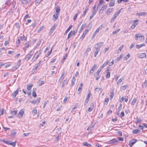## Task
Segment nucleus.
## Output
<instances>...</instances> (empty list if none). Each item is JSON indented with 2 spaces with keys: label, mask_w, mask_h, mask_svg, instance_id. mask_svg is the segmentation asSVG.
<instances>
[{
  "label": "nucleus",
  "mask_w": 147,
  "mask_h": 147,
  "mask_svg": "<svg viewBox=\"0 0 147 147\" xmlns=\"http://www.w3.org/2000/svg\"><path fill=\"white\" fill-rule=\"evenodd\" d=\"M135 39L136 40H138V38H139V40H144V37L143 36H139L137 34H136L135 35Z\"/></svg>",
  "instance_id": "nucleus-2"
},
{
  "label": "nucleus",
  "mask_w": 147,
  "mask_h": 147,
  "mask_svg": "<svg viewBox=\"0 0 147 147\" xmlns=\"http://www.w3.org/2000/svg\"><path fill=\"white\" fill-rule=\"evenodd\" d=\"M24 111L22 110H21L18 114V116L19 118H21L23 115Z\"/></svg>",
  "instance_id": "nucleus-7"
},
{
  "label": "nucleus",
  "mask_w": 147,
  "mask_h": 147,
  "mask_svg": "<svg viewBox=\"0 0 147 147\" xmlns=\"http://www.w3.org/2000/svg\"><path fill=\"white\" fill-rule=\"evenodd\" d=\"M19 90L20 88H18L16 91L14 92L12 94V95L13 97H14L16 96V95L18 94Z\"/></svg>",
  "instance_id": "nucleus-9"
},
{
  "label": "nucleus",
  "mask_w": 147,
  "mask_h": 147,
  "mask_svg": "<svg viewBox=\"0 0 147 147\" xmlns=\"http://www.w3.org/2000/svg\"><path fill=\"white\" fill-rule=\"evenodd\" d=\"M88 10V7H86V8H85V11H84L83 12V14H82V15L83 16H85V14H86V12H87V11Z\"/></svg>",
  "instance_id": "nucleus-34"
},
{
  "label": "nucleus",
  "mask_w": 147,
  "mask_h": 147,
  "mask_svg": "<svg viewBox=\"0 0 147 147\" xmlns=\"http://www.w3.org/2000/svg\"><path fill=\"white\" fill-rule=\"evenodd\" d=\"M137 24H138L137 23L135 24H133L131 26L130 28L131 29H134L135 27L137 26Z\"/></svg>",
  "instance_id": "nucleus-39"
},
{
  "label": "nucleus",
  "mask_w": 147,
  "mask_h": 147,
  "mask_svg": "<svg viewBox=\"0 0 147 147\" xmlns=\"http://www.w3.org/2000/svg\"><path fill=\"white\" fill-rule=\"evenodd\" d=\"M19 66H20V65H16L15 66H14L15 67V69H12V71H14L15 70H16L18 68V67H19Z\"/></svg>",
  "instance_id": "nucleus-54"
},
{
  "label": "nucleus",
  "mask_w": 147,
  "mask_h": 147,
  "mask_svg": "<svg viewBox=\"0 0 147 147\" xmlns=\"http://www.w3.org/2000/svg\"><path fill=\"white\" fill-rule=\"evenodd\" d=\"M76 81V78L74 77H73L71 81V85H73L74 84Z\"/></svg>",
  "instance_id": "nucleus-30"
},
{
  "label": "nucleus",
  "mask_w": 147,
  "mask_h": 147,
  "mask_svg": "<svg viewBox=\"0 0 147 147\" xmlns=\"http://www.w3.org/2000/svg\"><path fill=\"white\" fill-rule=\"evenodd\" d=\"M32 96L34 97H36V94L35 91H33L32 93Z\"/></svg>",
  "instance_id": "nucleus-48"
},
{
  "label": "nucleus",
  "mask_w": 147,
  "mask_h": 147,
  "mask_svg": "<svg viewBox=\"0 0 147 147\" xmlns=\"http://www.w3.org/2000/svg\"><path fill=\"white\" fill-rule=\"evenodd\" d=\"M120 30V29H118L117 30H116L115 31H113V34H116Z\"/></svg>",
  "instance_id": "nucleus-56"
},
{
  "label": "nucleus",
  "mask_w": 147,
  "mask_h": 147,
  "mask_svg": "<svg viewBox=\"0 0 147 147\" xmlns=\"http://www.w3.org/2000/svg\"><path fill=\"white\" fill-rule=\"evenodd\" d=\"M91 107H89L88 109V111L89 112H91L92 111V107L94 106V103H92L90 104Z\"/></svg>",
  "instance_id": "nucleus-20"
},
{
  "label": "nucleus",
  "mask_w": 147,
  "mask_h": 147,
  "mask_svg": "<svg viewBox=\"0 0 147 147\" xmlns=\"http://www.w3.org/2000/svg\"><path fill=\"white\" fill-rule=\"evenodd\" d=\"M118 140L122 142L123 141V138L120 137H118Z\"/></svg>",
  "instance_id": "nucleus-61"
},
{
  "label": "nucleus",
  "mask_w": 147,
  "mask_h": 147,
  "mask_svg": "<svg viewBox=\"0 0 147 147\" xmlns=\"http://www.w3.org/2000/svg\"><path fill=\"white\" fill-rule=\"evenodd\" d=\"M113 11V8H110L108 9L106 11L107 13L108 14L110 13L111 12H112Z\"/></svg>",
  "instance_id": "nucleus-12"
},
{
  "label": "nucleus",
  "mask_w": 147,
  "mask_h": 147,
  "mask_svg": "<svg viewBox=\"0 0 147 147\" xmlns=\"http://www.w3.org/2000/svg\"><path fill=\"white\" fill-rule=\"evenodd\" d=\"M96 67H97V65H96V64H94V65H93V67H92V69H93V70L94 71V70H95V69H96Z\"/></svg>",
  "instance_id": "nucleus-63"
},
{
  "label": "nucleus",
  "mask_w": 147,
  "mask_h": 147,
  "mask_svg": "<svg viewBox=\"0 0 147 147\" xmlns=\"http://www.w3.org/2000/svg\"><path fill=\"white\" fill-rule=\"evenodd\" d=\"M139 130L138 129H134L132 131L133 134H137L139 133Z\"/></svg>",
  "instance_id": "nucleus-23"
},
{
  "label": "nucleus",
  "mask_w": 147,
  "mask_h": 147,
  "mask_svg": "<svg viewBox=\"0 0 147 147\" xmlns=\"http://www.w3.org/2000/svg\"><path fill=\"white\" fill-rule=\"evenodd\" d=\"M77 32V31H75V30L72 31H71L69 33L71 36H74L75 34Z\"/></svg>",
  "instance_id": "nucleus-14"
},
{
  "label": "nucleus",
  "mask_w": 147,
  "mask_h": 147,
  "mask_svg": "<svg viewBox=\"0 0 147 147\" xmlns=\"http://www.w3.org/2000/svg\"><path fill=\"white\" fill-rule=\"evenodd\" d=\"M124 80V78H121L118 80L117 82V84L118 85H119L120 84L122 81Z\"/></svg>",
  "instance_id": "nucleus-35"
},
{
  "label": "nucleus",
  "mask_w": 147,
  "mask_h": 147,
  "mask_svg": "<svg viewBox=\"0 0 147 147\" xmlns=\"http://www.w3.org/2000/svg\"><path fill=\"white\" fill-rule=\"evenodd\" d=\"M83 145L88 147H90L91 146V145L89 144L88 143L86 142H84L83 143Z\"/></svg>",
  "instance_id": "nucleus-26"
},
{
  "label": "nucleus",
  "mask_w": 147,
  "mask_h": 147,
  "mask_svg": "<svg viewBox=\"0 0 147 147\" xmlns=\"http://www.w3.org/2000/svg\"><path fill=\"white\" fill-rule=\"evenodd\" d=\"M142 121V120L139 119H137L136 120V123H138L141 122Z\"/></svg>",
  "instance_id": "nucleus-59"
},
{
  "label": "nucleus",
  "mask_w": 147,
  "mask_h": 147,
  "mask_svg": "<svg viewBox=\"0 0 147 147\" xmlns=\"http://www.w3.org/2000/svg\"><path fill=\"white\" fill-rule=\"evenodd\" d=\"M11 114L13 115H15L17 113V111L15 110L11 112Z\"/></svg>",
  "instance_id": "nucleus-50"
},
{
  "label": "nucleus",
  "mask_w": 147,
  "mask_h": 147,
  "mask_svg": "<svg viewBox=\"0 0 147 147\" xmlns=\"http://www.w3.org/2000/svg\"><path fill=\"white\" fill-rule=\"evenodd\" d=\"M72 27V26H70L69 28L67 29L65 31L64 34H66L67 32L70 30L71 29V27Z\"/></svg>",
  "instance_id": "nucleus-37"
},
{
  "label": "nucleus",
  "mask_w": 147,
  "mask_h": 147,
  "mask_svg": "<svg viewBox=\"0 0 147 147\" xmlns=\"http://www.w3.org/2000/svg\"><path fill=\"white\" fill-rule=\"evenodd\" d=\"M83 86V84L81 83L80 84V86L79 87L78 90V91H81L82 89V87Z\"/></svg>",
  "instance_id": "nucleus-43"
},
{
  "label": "nucleus",
  "mask_w": 147,
  "mask_h": 147,
  "mask_svg": "<svg viewBox=\"0 0 147 147\" xmlns=\"http://www.w3.org/2000/svg\"><path fill=\"white\" fill-rule=\"evenodd\" d=\"M22 3L23 4H25L27 3V0H22Z\"/></svg>",
  "instance_id": "nucleus-58"
},
{
  "label": "nucleus",
  "mask_w": 147,
  "mask_h": 147,
  "mask_svg": "<svg viewBox=\"0 0 147 147\" xmlns=\"http://www.w3.org/2000/svg\"><path fill=\"white\" fill-rule=\"evenodd\" d=\"M115 1V0H111V2L109 4L110 7H112L114 5Z\"/></svg>",
  "instance_id": "nucleus-22"
},
{
  "label": "nucleus",
  "mask_w": 147,
  "mask_h": 147,
  "mask_svg": "<svg viewBox=\"0 0 147 147\" xmlns=\"http://www.w3.org/2000/svg\"><path fill=\"white\" fill-rule=\"evenodd\" d=\"M64 73L63 72V73H62L61 77L59 78V79L58 80V82H61V80H62L64 78Z\"/></svg>",
  "instance_id": "nucleus-17"
},
{
  "label": "nucleus",
  "mask_w": 147,
  "mask_h": 147,
  "mask_svg": "<svg viewBox=\"0 0 147 147\" xmlns=\"http://www.w3.org/2000/svg\"><path fill=\"white\" fill-rule=\"evenodd\" d=\"M121 11L119 10L117 12H116L114 15H113V17L111 18V22H113L117 18V17L118 16L119 14L120 13Z\"/></svg>",
  "instance_id": "nucleus-1"
},
{
  "label": "nucleus",
  "mask_w": 147,
  "mask_h": 147,
  "mask_svg": "<svg viewBox=\"0 0 147 147\" xmlns=\"http://www.w3.org/2000/svg\"><path fill=\"white\" fill-rule=\"evenodd\" d=\"M147 86V81L145 80V82L142 84V87L143 88H146Z\"/></svg>",
  "instance_id": "nucleus-27"
},
{
  "label": "nucleus",
  "mask_w": 147,
  "mask_h": 147,
  "mask_svg": "<svg viewBox=\"0 0 147 147\" xmlns=\"http://www.w3.org/2000/svg\"><path fill=\"white\" fill-rule=\"evenodd\" d=\"M89 98H86L85 101V102H84V105H86L88 103V101H89Z\"/></svg>",
  "instance_id": "nucleus-51"
},
{
  "label": "nucleus",
  "mask_w": 147,
  "mask_h": 147,
  "mask_svg": "<svg viewBox=\"0 0 147 147\" xmlns=\"http://www.w3.org/2000/svg\"><path fill=\"white\" fill-rule=\"evenodd\" d=\"M40 43H41V41H39V42L37 43V44L36 45L35 48H38L39 46L40 45Z\"/></svg>",
  "instance_id": "nucleus-53"
},
{
  "label": "nucleus",
  "mask_w": 147,
  "mask_h": 147,
  "mask_svg": "<svg viewBox=\"0 0 147 147\" xmlns=\"http://www.w3.org/2000/svg\"><path fill=\"white\" fill-rule=\"evenodd\" d=\"M114 90H112L111 92L110 99L111 100L114 96Z\"/></svg>",
  "instance_id": "nucleus-16"
},
{
  "label": "nucleus",
  "mask_w": 147,
  "mask_h": 147,
  "mask_svg": "<svg viewBox=\"0 0 147 147\" xmlns=\"http://www.w3.org/2000/svg\"><path fill=\"white\" fill-rule=\"evenodd\" d=\"M20 38L21 40H26V37L24 36H21L20 37Z\"/></svg>",
  "instance_id": "nucleus-29"
},
{
  "label": "nucleus",
  "mask_w": 147,
  "mask_h": 147,
  "mask_svg": "<svg viewBox=\"0 0 147 147\" xmlns=\"http://www.w3.org/2000/svg\"><path fill=\"white\" fill-rule=\"evenodd\" d=\"M123 57V54H121L119 56V57H118L116 59V60L117 61H119L120 59L122 58Z\"/></svg>",
  "instance_id": "nucleus-38"
},
{
  "label": "nucleus",
  "mask_w": 147,
  "mask_h": 147,
  "mask_svg": "<svg viewBox=\"0 0 147 147\" xmlns=\"http://www.w3.org/2000/svg\"><path fill=\"white\" fill-rule=\"evenodd\" d=\"M32 55L30 54L28 56L26 57L25 58V59L27 61L30 58Z\"/></svg>",
  "instance_id": "nucleus-40"
},
{
  "label": "nucleus",
  "mask_w": 147,
  "mask_h": 147,
  "mask_svg": "<svg viewBox=\"0 0 147 147\" xmlns=\"http://www.w3.org/2000/svg\"><path fill=\"white\" fill-rule=\"evenodd\" d=\"M146 14H147V13L146 12H141L140 13H136L137 16H144Z\"/></svg>",
  "instance_id": "nucleus-11"
},
{
  "label": "nucleus",
  "mask_w": 147,
  "mask_h": 147,
  "mask_svg": "<svg viewBox=\"0 0 147 147\" xmlns=\"http://www.w3.org/2000/svg\"><path fill=\"white\" fill-rule=\"evenodd\" d=\"M40 54V53L39 54H38L36 55V57L34 59L33 61H36V60L38 58V57L39 56V55Z\"/></svg>",
  "instance_id": "nucleus-60"
},
{
  "label": "nucleus",
  "mask_w": 147,
  "mask_h": 147,
  "mask_svg": "<svg viewBox=\"0 0 147 147\" xmlns=\"http://www.w3.org/2000/svg\"><path fill=\"white\" fill-rule=\"evenodd\" d=\"M111 141L113 143H117L118 142V141L115 138L111 140Z\"/></svg>",
  "instance_id": "nucleus-47"
},
{
  "label": "nucleus",
  "mask_w": 147,
  "mask_h": 147,
  "mask_svg": "<svg viewBox=\"0 0 147 147\" xmlns=\"http://www.w3.org/2000/svg\"><path fill=\"white\" fill-rule=\"evenodd\" d=\"M56 14L58 15L59 14V12L60 11V8L59 6H57L56 7Z\"/></svg>",
  "instance_id": "nucleus-21"
},
{
  "label": "nucleus",
  "mask_w": 147,
  "mask_h": 147,
  "mask_svg": "<svg viewBox=\"0 0 147 147\" xmlns=\"http://www.w3.org/2000/svg\"><path fill=\"white\" fill-rule=\"evenodd\" d=\"M86 24L82 25L81 27L80 30H79V33H80L83 30L84 27L85 26Z\"/></svg>",
  "instance_id": "nucleus-33"
},
{
  "label": "nucleus",
  "mask_w": 147,
  "mask_h": 147,
  "mask_svg": "<svg viewBox=\"0 0 147 147\" xmlns=\"http://www.w3.org/2000/svg\"><path fill=\"white\" fill-rule=\"evenodd\" d=\"M103 2V1H102L100 0L99 1V3L97 5V9H98L99 7H100L101 5V4Z\"/></svg>",
  "instance_id": "nucleus-31"
},
{
  "label": "nucleus",
  "mask_w": 147,
  "mask_h": 147,
  "mask_svg": "<svg viewBox=\"0 0 147 147\" xmlns=\"http://www.w3.org/2000/svg\"><path fill=\"white\" fill-rule=\"evenodd\" d=\"M32 86V85H27V89L28 90H30L31 89Z\"/></svg>",
  "instance_id": "nucleus-42"
},
{
  "label": "nucleus",
  "mask_w": 147,
  "mask_h": 147,
  "mask_svg": "<svg viewBox=\"0 0 147 147\" xmlns=\"http://www.w3.org/2000/svg\"><path fill=\"white\" fill-rule=\"evenodd\" d=\"M129 57L130 55L129 54H128L126 56L124 57V58L125 60H126L129 58Z\"/></svg>",
  "instance_id": "nucleus-49"
},
{
  "label": "nucleus",
  "mask_w": 147,
  "mask_h": 147,
  "mask_svg": "<svg viewBox=\"0 0 147 147\" xmlns=\"http://www.w3.org/2000/svg\"><path fill=\"white\" fill-rule=\"evenodd\" d=\"M78 13H77L74 16L73 18V20H75L77 18V17L78 16V14L80 13V11H78Z\"/></svg>",
  "instance_id": "nucleus-41"
},
{
  "label": "nucleus",
  "mask_w": 147,
  "mask_h": 147,
  "mask_svg": "<svg viewBox=\"0 0 147 147\" xmlns=\"http://www.w3.org/2000/svg\"><path fill=\"white\" fill-rule=\"evenodd\" d=\"M88 30L87 29H86L85 31L83 32V34L82 36V39H83L84 37L85 36L86 33L88 32Z\"/></svg>",
  "instance_id": "nucleus-18"
},
{
  "label": "nucleus",
  "mask_w": 147,
  "mask_h": 147,
  "mask_svg": "<svg viewBox=\"0 0 147 147\" xmlns=\"http://www.w3.org/2000/svg\"><path fill=\"white\" fill-rule=\"evenodd\" d=\"M124 45H121L119 49V50L117 51V53H119L120 52L121 50H122L123 47H124Z\"/></svg>",
  "instance_id": "nucleus-36"
},
{
  "label": "nucleus",
  "mask_w": 147,
  "mask_h": 147,
  "mask_svg": "<svg viewBox=\"0 0 147 147\" xmlns=\"http://www.w3.org/2000/svg\"><path fill=\"white\" fill-rule=\"evenodd\" d=\"M109 61H107L105 62L104 64L101 66L100 67L102 68H103L105 67V66H106L109 63Z\"/></svg>",
  "instance_id": "nucleus-25"
},
{
  "label": "nucleus",
  "mask_w": 147,
  "mask_h": 147,
  "mask_svg": "<svg viewBox=\"0 0 147 147\" xmlns=\"http://www.w3.org/2000/svg\"><path fill=\"white\" fill-rule=\"evenodd\" d=\"M43 27H44L43 26L40 27L37 30V32L39 33L42 30Z\"/></svg>",
  "instance_id": "nucleus-52"
},
{
  "label": "nucleus",
  "mask_w": 147,
  "mask_h": 147,
  "mask_svg": "<svg viewBox=\"0 0 147 147\" xmlns=\"http://www.w3.org/2000/svg\"><path fill=\"white\" fill-rule=\"evenodd\" d=\"M102 68L100 67L99 69H98L96 72V73L98 75H99V73L102 70Z\"/></svg>",
  "instance_id": "nucleus-46"
},
{
  "label": "nucleus",
  "mask_w": 147,
  "mask_h": 147,
  "mask_svg": "<svg viewBox=\"0 0 147 147\" xmlns=\"http://www.w3.org/2000/svg\"><path fill=\"white\" fill-rule=\"evenodd\" d=\"M109 100V98H107L106 99L104 102V104L105 105H107L108 102Z\"/></svg>",
  "instance_id": "nucleus-45"
},
{
  "label": "nucleus",
  "mask_w": 147,
  "mask_h": 147,
  "mask_svg": "<svg viewBox=\"0 0 147 147\" xmlns=\"http://www.w3.org/2000/svg\"><path fill=\"white\" fill-rule=\"evenodd\" d=\"M146 55L145 53H141L139 56V57L141 58L146 57Z\"/></svg>",
  "instance_id": "nucleus-19"
},
{
  "label": "nucleus",
  "mask_w": 147,
  "mask_h": 147,
  "mask_svg": "<svg viewBox=\"0 0 147 147\" xmlns=\"http://www.w3.org/2000/svg\"><path fill=\"white\" fill-rule=\"evenodd\" d=\"M100 49H96L94 53V56L95 57H96V55L98 54V52L100 51Z\"/></svg>",
  "instance_id": "nucleus-28"
},
{
  "label": "nucleus",
  "mask_w": 147,
  "mask_h": 147,
  "mask_svg": "<svg viewBox=\"0 0 147 147\" xmlns=\"http://www.w3.org/2000/svg\"><path fill=\"white\" fill-rule=\"evenodd\" d=\"M117 135L118 136H122V132L121 131H118L117 132Z\"/></svg>",
  "instance_id": "nucleus-64"
},
{
  "label": "nucleus",
  "mask_w": 147,
  "mask_h": 147,
  "mask_svg": "<svg viewBox=\"0 0 147 147\" xmlns=\"http://www.w3.org/2000/svg\"><path fill=\"white\" fill-rule=\"evenodd\" d=\"M107 5H104L101 8V9L104 10L107 8Z\"/></svg>",
  "instance_id": "nucleus-57"
},
{
  "label": "nucleus",
  "mask_w": 147,
  "mask_h": 147,
  "mask_svg": "<svg viewBox=\"0 0 147 147\" xmlns=\"http://www.w3.org/2000/svg\"><path fill=\"white\" fill-rule=\"evenodd\" d=\"M109 70L108 69H107L106 71L107 75L106 76V78H109L110 76V72L109 71Z\"/></svg>",
  "instance_id": "nucleus-15"
},
{
  "label": "nucleus",
  "mask_w": 147,
  "mask_h": 147,
  "mask_svg": "<svg viewBox=\"0 0 147 147\" xmlns=\"http://www.w3.org/2000/svg\"><path fill=\"white\" fill-rule=\"evenodd\" d=\"M16 141H15L14 142H9V143H8V144L11 145L15 147L16 146Z\"/></svg>",
  "instance_id": "nucleus-24"
},
{
  "label": "nucleus",
  "mask_w": 147,
  "mask_h": 147,
  "mask_svg": "<svg viewBox=\"0 0 147 147\" xmlns=\"http://www.w3.org/2000/svg\"><path fill=\"white\" fill-rule=\"evenodd\" d=\"M67 78H66L63 82L62 84V86H61L62 87H63L65 85H66L67 84Z\"/></svg>",
  "instance_id": "nucleus-13"
},
{
  "label": "nucleus",
  "mask_w": 147,
  "mask_h": 147,
  "mask_svg": "<svg viewBox=\"0 0 147 147\" xmlns=\"http://www.w3.org/2000/svg\"><path fill=\"white\" fill-rule=\"evenodd\" d=\"M40 98H39L37 99L36 100H33L31 101H30V102L31 103H32L33 104H38L39 103L40 101Z\"/></svg>",
  "instance_id": "nucleus-5"
},
{
  "label": "nucleus",
  "mask_w": 147,
  "mask_h": 147,
  "mask_svg": "<svg viewBox=\"0 0 147 147\" xmlns=\"http://www.w3.org/2000/svg\"><path fill=\"white\" fill-rule=\"evenodd\" d=\"M136 139H134L131 140L129 141V145L130 147L132 146L137 142Z\"/></svg>",
  "instance_id": "nucleus-6"
},
{
  "label": "nucleus",
  "mask_w": 147,
  "mask_h": 147,
  "mask_svg": "<svg viewBox=\"0 0 147 147\" xmlns=\"http://www.w3.org/2000/svg\"><path fill=\"white\" fill-rule=\"evenodd\" d=\"M103 45V43L102 42H99L96 44L95 45L94 48L96 49H100V48L102 47Z\"/></svg>",
  "instance_id": "nucleus-3"
},
{
  "label": "nucleus",
  "mask_w": 147,
  "mask_h": 147,
  "mask_svg": "<svg viewBox=\"0 0 147 147\" xmlns=\"http://www.w3.org/2000/svg\"><path fill=\"white\" fill-rule=\"evenodd\" d=\"M37 111L36 109L32 111V113L33 114V115H34L36 113Z\"/></svg>",
  "instance_id": "nucleus-62"
},
{
  "label": "nucleus",
  "mask_w": 147,
  "mask_h": 147,
  "mask_svg": "<svg viewBox=\"0 0 147 147\" xmlns=\"http://www.w3.org/2000/svg\"><path fill=\"white\" fill-rule=\"evenodd\" d=\"M97 9H97L96 10H94L92 11V15L93 16H94L95 15V14L97 12Z\"/></svg>",
  "instance_id": "nucleus-55"
},
{
  "label": "nucleus",
  "mask_w": 147,
  "mask_h": 147,
  "mask_svg": "<svg viewBox=\"0 0 147 147\" xmlns=\"http://www.w3.org/2000/svg\"><path fill=\"white\" fill-rule=\"evenodd\" d=\"M102 25H101L100 26L98 27L93 34L92 37L94 38L96 35L97 33L99 32L100 30L102 29Z\"/></svg>",
  "instance_id": "nucleus-4"
},
{
  "label": "nucleus",
  "mask_w": 147,
  "mask_h": 147,
  "mask_svg": "<svg viewBox=\"0 0 147 147\" xmlns=\"http://www.w3.org/2000/svg\"><path fill=\"white\" fill-rule=\"evenodd\" d=\"M59 15L57 14L53 15V20L54 21H55L58 18V16Z\"/></svg>",
  "instance_id": "nucleus-10"
},
{
  "label": "nucleus",
  "mask_w": 147,
  "mask_h": 147,
  "mask_svg": "<svg viewBox=\"0 0 147 147\" xmlns=\"http://www.w3.org/2000/svg\"><path fill=\"white\" fill-rule=\"evenodd\" d=\"M55 25L54 24L52 28L50 30V32L49 33V35H50V36H51L52 35L53 32L55 30Z\"/></svg>",
  "instance_id": "nucleus-8"
},
{
  "label": "nucleus",
  "mask_w": 147,
  "mask_h": 147,
  "mask_svg": "<svg viewBox=\"0 0 147 147\" xmlns=\"http://www.w3.org/2000/svg\"><path fill=\"white\" fill-rule=\"evenodd\" d=\"M29 46V44H27L25 47L23 49L24 50H26L28 48Z\"/></svg>",
  "instance_id": "nucleus-44"
},
{
  "label": "nucleus",
  "mask_w": 147,
  "mask_h": 147,
  "mask_svg": "<svg viewBox=\"0 0 147 147\" xmlns=\"http://www.w3.org/2000/svg\"><path fill=\"white\" fill-rule=\"evenodd\" d=\"M136 101V98H134L133 99L131 103V104L132 105H134L135 104Z\"/></svg>",
  "instance_id": "nucleus-32"
}]
</instances>
